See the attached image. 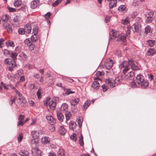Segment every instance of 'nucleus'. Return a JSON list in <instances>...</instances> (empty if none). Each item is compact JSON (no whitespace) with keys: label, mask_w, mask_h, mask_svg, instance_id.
Segmentation results:
<instances>
[{"label":"nucleus","mask_w":156,"mask_h":156,"mask_svg":"<svg viewBox=\"0 0 156 156\" xmlns=\"http://www.w3.org/2000/svg\"><path fill=\"white\" fill-rule=\"evenodd\" d=\"M63 79L65 80L66 81L69 82L70 83H72L73 82V80L72 79H70L69 77H67L65 76L62 77Z\"/></svg>","instance_id":"c03bdc74"},{"label":"nucleus","mask_w":156,"mask_h":156,"mask_svg":"<svg viewBox=\"0 0 156 156\" xmlns=\"http://www.w3.org/2000/svg\"><path fill=\"white\" fill-rule=\"evenodd\" d=\"M129 63H130V66L131 68L132 69L137 70L139 69V67L134 63L132 59L130 60Z\"/></svg>","instance_id":"f3484780"},{"label":"nucleus","mask_w":156,"mask_h":156,"mask_svg":"<svg viewBox=\"0 0 156 156\" xmlns=\"http://www.w3.org/2000/svg\"><path fill=\"white\" fill-rule=\"evenodd\" d=\"M74 91H72L70 89H67L66 90V93L64 94L65 95H67L70 94L74 93Z\"/></svg>","instance_id":"37998d69"},{"label":"nucleus","mask_w":156,"mask_h":156,"mask_svg":"<svg viewBox=\"0 0 156 156\" xmlns=\"http://www.w3.org/2000/svg\"><path fill=\"white\" fill-rule=\"evenodd\" d=\"M76 135L75 133H73L71 136L70 138L74 141H76Z\"/></svg>","instance_id":"3c124183"},{"label":"nucleus","mask_w":156,"mask_h":156,"mask_svg":"<svg viewBox=\"0 0 156 156\" xmlns=\"http://www.w3.org/2000/svg\"><path fill=\"white\" fill-rule=\"evenodd\" d=\"M118 10L122 11L123 13H125L126 12V9L125 5H122L120 6L118 8Z\"/></svg>","instance_id":"473e14b6"},{"label":"nucleus","mask_w":156,"mask_h":156,"mask_svg":"<svg viewBox=\"0 0 156 156\" xmlns=\"http://www.w3.org/2000/svg\"><path fill=\"white\" fill-rule=\"evenodd\" d=\"M129 19L126 18V19L122 20L121 21V23L123 25H126L129 23Z\"/></svg>","instance_id":"a19ab883"},{"label":"nucleus","mask_w":156,"mask_h":156,"mask_svg":"<svg viewBox=\"0 0 156 156\" xmlns=\"http://www.w3.org/2000/svg\"><path fill=\"white\" fill-rule=\"evenodd\" d=\"M138 14V13L137 12H135L132 13L131 15V17L134 19L136 17Z\"/></svg>","instance_id":"bf43d9fd"},{"label":"nucleus","mask_w":156,"mask_h":156,"mask_svg":"<svg viewBox=\"0 0 156 156\" xmlns=\"http://www.w3.org/2000/svg\"><path fill=\"white\" fill-rule=\"evenodd\" d=\"M15 99V98L13 97H11V98L10 101L9 102V104L10 106L12 105V103L14 102Z\"/></svg>","instance_id":"4d7b16f0"},{"label":"nucleus","mask_w":156,"mask_h":156,"mask_svg":"<svg viewBox=\"0 0 156 156\" xmlns=\"http://www.w3.org/2000/svg\"><path fill=\"white\" fill-rule=\"evenodd\" d=\"M134 76L135 73L133 71H131L129 72L126 75V78L127 79L132 80L134 79Z\"/></svg>","instance_id":"ddd939ff"},{"label":"nucleus","mask_w":156,"mask_h":156,"mask_svg":"<svg viewBox=\"0 0 156 156\" xmlns=\"http://www.w3.org/2000/svg\"><path fill=\"white\" fill-rule=\"evenodd\" d=\"M147 44L150 47H153L155 44L156 41L155 40H149L147 41Z\"/></svg>","instance_id":"7c9ffc66"},{"label":"nucleus","mask_w":156,"mask_h":156,"mask_svg":"<svg viewBox=\"0 0 156 156\" xmlns=\"http://www.w3.org/2000/svg\"><path fill=\"white\" fill-rule=\"evenodd\" d=\"M66 120L68 121L70 119L71 117L72 116V114L71 112L69 111L66 112L65 113Z\"/></svg>","instance_id":"2f4dec72"},{"label":"nucleus","mask_w":156,"mask_h":156,"mask_svg":"<svg viewBox=\"0 0 156 156\" xmlns=\"http://www.w3.org/2000/svg\"><path fill=\"white\" fill-rule=\"evenodd\" d=\"M69 106L66 103H63L60 108V110L63 112H68Z\"/></svg>","instance_id":"2eb2a0df"},{"label":"nucleus","mask_w":156,"mask_h":156,"mask_svg":"<svg viewBox=\"0 0 156 156\" xmlns=\"http://www.w3.org/2000/svg\"><path fill=\"white\" fill-rule=\"evenodd\" d=\"M40 3L39 0H34L31 3V8L32 9H34L36 8Z\"/></svg>","instance_id":"f8f14e48"},{"label":"nucleus","mask_w":156,"mask_h":156,"mask_svg":"<svg viewBox=\"0 0 156 156\" xmlns=\"http://www.w3.org/2000/svg\"><path fill=\"white\" fill-rule=\"evenodd\" d=\"M134 30H133L134 33H140L141 30V26L140 24L138 22H136L133 25Z\"/></svg>","instance_id":"39448f33"},{"label":"nucleus","mask_w":156,"mask_h":156,"mask_svg":"<svg viewBox=\"0 0 156 156\" xmlns=\"http://www.w3.org/2000/svg\"><path fill=\"white\" fill-rule=\"evenodd\" d=\"M31 39L33 42H35L37 40V35L34 34L31 37Z\"/></svg>","instance_id":"49530a36"},{"label":"nucleus","mask_w":156,"mask_h":156,"mask_svg":"<svg viewBox=\"0 0 156 156\" xmlns=\"http://www.w3.org/2000/svg\"><path fill=\"white\" fill-rule=\"evenodd\" d=\"M83 120V119L82 118H80L78 120L77 122L79 127H80L82 126Z\"/></svg>","instance_id":"864d4df0"},{"label":"nucleus","mask_w":156,"mask_h":156,"mask_svg":"<svg viewBox=\"0 0 156 156\" xmlns=\"http://www.w3.org/2000/svg\"><path fill=\"white\" fill-rule=\"evenodd\" d=\"M21 4V0H15L14 2V5L16 7H19Z\"/></svg>","instance_id":"72a5a7b5"},{"label":"nucleus","mask_w":156,"mask_h":156,"mask_svg":"<svg viewBox=\"0 0 156 156\" xmlns=\"http://www.w3.org/2000/svg\"><path fill=\"white\" fill-rule=\"evenodd\" d=\"M113 64V63L112 60L108 59L107 60L105 63V66L106 69H109L111 68Z\"/></svg>","instance_id":"6e6552de"},{"label":"nucleus","mask_w":156,"mask_h":156,"mask_svg":"<svg viewBox=\"0 0 156 156\" xmlns=\"http://www.w3.org/2000/svg\"><path fill=\"white\" fill-rule=\"evenodd\" d=\"M156 53V51L154 48H150L149 49L147 52V55L149 56L153 55Z\"/></svg>","instance_id":"cd10ccee"},{"label":"nucleus","mask_w":156,"mask_h":156,"mask_svg":"<svg viewBox=\"0 0 156 156\" xmlns=\"http://www.w3.org/2000/svg\"><path fill=\"white\" fill-rule=\"evenodd\" d=\"M57 115L58 119L61 122H63L64 119V115L60 112H58L57 113Z\"/></svg>","instance_id":"412c9836"},{"label":"nucleus","mask_w":156,"mask_h":156,"mask_svg":"<svg viewBox=\"0 0 156 156\" xmlns=\"http://www.w3.org/2000/svg\"><path fill=\"white\" fill-rule=\"evenodd\" d=\"M20 21V19L19 16H16L14 17L13 19V22L12 25L14 27H19L20 26L19 21Z\"/></svg>","instance_id":"0eeeda50"},{"label":"nucleus","mask_w":156,"mask_h":156,"mask_svg":"<svg viewBox=\"0 0 156 156\" xmlns=\"http://www.w3.org/2000/svg\"><path fill=\"white\" fill-rule=\"evenodd\" d=\"M18 32L19 34H23L25 33H26L24 29L21 28L19 29L18 30Z\"/></svg>","instance_id":"603ef678"},{"label":"nucleus","mask_w":156,"mask_h":156,"mask_svg":"<svg viewBox=\"0 0 156 156\" xmlns=\"http://www.w3.org/2000/svg\"><path fill=\"white\" fill-rule=\"evenodd\" d=\"M110 1L109 6L110 8H112L116 6L117 2L116 0H110Z\"/></svg>","instance_id":"b1692460"},{"label":"nucleus","mask_w":156,"mask_h":156,"mask_svg":"<svg viewBox=\"0 0 156 156\" xmlns=\"http://www.w3.org/2000/svg\"><path fill=\"white\" fill-rule=\"evenodd\" d=\"M31 134L34 139H37L39 136V133L37 131H33L31 132Z\"/></svg>","instance_id":"5701e85b"},{"label":"nucleus","mask_w":156,"mask_h":156,"mask_svg":"<svg viewBox=\"0 0 156 156\" xmlns=\"http://www.w3.org/2000/svg\"><path fill=\"white\" fill-rule=\"evenodd\" d=\"M115 54L118 57H120L121 56V51L120 50L116 51L115 53Z\"/></svg>","instance_id":"0e129e2a"},{"label":"nucleus","mask_w":156,"mask_h":156,"mask_svg":"<svg viewBox=\"0 0 156 156\" xmlns=\"http://www.w3.org/2000/svg\"><path fill=\"white\" fill-rule=\"evenodd\" d=\"M42 142L45 144H47L49 143L50 139L47 137H42L41 139Z\"/></svg>","instance_id":"f704fd0d"},{"label":"nucleus","mask_w":156,"mask_h":156,"mask_svg":"<svg viewBox=\"0 0 156 156\" xmlns=\"http://www.w3.org/2000/svg\"><path fill=\"white\" fill-rule=\"evenodd\" d=\"M122 79L121 76H118L115 79V80L112 78H108L105 79V82L111 88L115 87V83H119L122 82Z\"/></svg>","instance_id":"f03ea898"},{"label":"nucleus","mask_w":156,"mask_h":156,"mask_svg":"<svg viewBox=\"0 0 156 156\" xmlns=\"http://www.w3.org/2000/svg\"><path fill=\"white\" fill-rule=\"evenodd\" d=\"M20 57L21 59L24 61L26 60L27 58V56L25 53L23 52L20 55Z\"/></svg>","instance_id":"e433bc0d"},{"label":"nucleus","mask_w":156,"mask_h":156,"mask_svg":"<svg viewBox=\"0 0 156 156\" xmlns=\"http://www.w3.org/2000/svg\"><path fill=\"white\" fill-rule=\"evenodd\" d=\"M90 101L89 100H87L83 105V110H86L87 108L90 106Z\"/></svg>","instance_id":"a878e982"},{"label":"nucleus","mask_w":156,"mask_h":156,"mask_svg":"<svg viewBox=\"0 0 156 156\" xmlns=\"http://www.w3.org/2000/svg\"><path fill=\"white\" fill-rule=\"evenodd\" d=\"M46 118L47 121L51 125H53L56 123L55 119L51 115H47Z\"/></svg>","instance_id":"9b49d317"},{"label":"nucleus","mask_w":156,"mask_h":156,"mask_svg":"<svg viewBox=\"0 0 156 156\" xmlns=\"http://www.w3.org/2000/svg\"><path fill=\"white\" fill-rule=\"evenodd\" d=\"M130 60H129L128 61H123L119 65V67L120 69L124 68L123 70V73L125 74L130 69Z\"/></svg>","instance_id":"7ed1b4c3"},{"label":"nucleus","mask_w":156,"mask_h":156,"mask_svg":"<svg viewBox=\"0 0 156 156\" xmlns=\"http://www.w3.org/2000/svg\"><path fill=\"white\" fill-rule=\"evenodd\" d=\"M37 97L39 99H40L41 98V89H39L37 91Z\"/></svg>","instance_id":"052dcab7"},{"label":"nucleus","mask_w":156,"mask_h":156,"mask_svg":"<svg viewBox=\"0 0 156 156\" xmlns=\"http://www.w3.org/2000/svg\"><path fill=\"white\" fill-rule=\"evenodd\" d=\"M6 45L8 47L9 46L14 47V44L13 41H9L6 42Z\"/></svg>","instance_id":"58836bf2"},{"label":"nucleus","mask_w":156,"mask_h":156,"mask_svg":"<svg viewBox=\"0 0 156 156\" xmlns=\"http://www.w3.org/2000/svg\"><path fill=\"white\" fill-rule=\"evenodd\" d=\"M3 25L5 28L6 29L8 32L9 34H11L12 31L11 26L9 23L7 22H4Z\"/></svg>","instance_id":"1a4fd4ad"},{"label":"nucleus","mask_w":156,"mask_h":156,"mask_svg":"<svg viewBox=\"0 0 156 156\" xmlns=\"http://www.w3.org/2000/svg\"><path fill=\"white\" fill-rule=\"evenodd\" d=\"M58 156H65L64 151L62 149H60L58 152Z\"/></svg>","instance_id":"de8ad7c7"},{"label":"nucleus","mask_w":156,"mask_h":156,"mask_svg":"<svg viewBox=\"0 0 156 156\" xmlns=\"http://www.w3.org/2000/svg\"><path fill=\"white\" fill-rule=\"evenodd\" d=\"M19 101L18 102L20 105L22 106H24L27 105V102L26 99L22 97L18 98Z\"/></svg>","instance_id":"9d476101"},{"label":"nucleus","mask_w":156,"mask_h":156,"mask_svg":"<svg viewBox=\"0 0 156 156\" xmlns=\"http://www.w3.org/2000/svg\"><path fill=\"white\" fill-rule=\"evenodd\" d=\"M32 154L34 156H41V151L37 147L32 148L31 150Z\"/></svg>","instance_id":"423d86ee"},{"label":"nucleus","mask_w":156,"mask_h":156,"mask_svg":"<svg viewBox=\"0 0 156 156\" xmlns=\"http://www.w3.org/2000/svg\"><path fill=\"white\" fill-rule=\"evenodd\" d=\"M61 2V0H56L55 2L52 4L53 6L55 7L57 6L58 4Z\"/></svg>","instance_id":"13d9d810"},{"label":"nucleus","mask_w":156,"mask_h":156,"mask_svg":"<svg viewBox=\"0 0 156 156\" xmlns=\"http://www.w3.org/2000/svg\"><path fill=\"white\" fill-rule=\"evenodd\" d=\"M13 62V61H12V59L8 58H5L4 61L5 64L7 66H10L12 65Z\"/></svg>","instance_id":"c85d7f7f"},{"label":"nucleus","mask_w":156,"mask_h":156,"mask_svg":"<svg viewBox=\"0 0 156 156\" xmlns=\"http://www.w3.org/2000/svg\"><path fill=\"white\" fill-rule=\"evenodd\" d=\"M131 86L133 88L138 87L140 86L139 84L136 83L135 81H132L131 83Z\"/></svg>","instance_id":"c9c22d12"},{"label":"nucleus","mask_w":156,"mask_h":156,"mask_svg":"<svg viewBox=\"0 0 156 156\" xmlns=\"http://www.w3.org/2000/svg\"><path fill=\"white\" fill-rule=\"evenodd\" d=\"M80 99L78 98L73 99L70 100V103L71 105L75 106L79 102Z\"/></svg>","instance_id":"aec40b11"},{"label":"nucleus","mask_w":156,"mask_h":156,"mask_svg":"<svg viewBox=\"0 0 156 156\" xmlns=\"http://www.w3.org/2000/svg\"><path fill=\"white\" fill-rule=\"evenodd\" d=\"M79 141L80 145L81 146H83V145L84 144L83 141V137L82 135H81L80 137Z\"/></svg>","instance_id":"8fccbe9b"},{"label":"nucleus","mask_w":156,"mask_h":156,"mask_svg":"<svg viewBox=\"0 0 156 156\" xmlns=\"http://www.w3.org/2000/svg\"><path fill=\"white\" fill-rule=\"evenodd\" d=\"M16 66V62L14 61H13V63L11 65V66L8 67V69L9 70L12 71L13 70V68L15 67Z\"/></svg>","instance_id":"4c0bfd02"},{"label":"nucleus","mask_w":156,"mask_h":156,"mask_svg":"<svg viewBox=\"0 0 156 156\" xmlns=\"http://www.w3.org/2000/svg\"><path fill=\"white\" fill-rule=\"evenodd\" d=\"M59 132L61 135H63L65 134L66 131L63 126H61L59 129Z\"/></svg>","instance_id":"bb28decb"},{"label":"nucleus","mask_w":156,"mask_h":156,"mask_svg":"<svg viewBox=\"0 0 156 156\" xmlns=\"http://www.w3.org/2000/svg\"><path fill=\"white\" fill-rule=\"evenodd\" d=\"M24 30L26 33L29 34L31 32V27L30 24H26L24 27Z\"/></svg>","instance_id":"4be33fe9"},{"label":"nucleus","mask_w":156,"mask_h":156,"mask_svg":"<svg viewBox=\"0 0 156 156\" xmlns=\"http://www.w3.org/2000/svg\"><path fill=\"white\" fill-rule=\"evenodd\" d=\"M101 87L104 92L106 91L108 89V86L106 84H103L102 85Z\"/></svg>","instance_id":"09e8293b"},{"label":"nucleus","mask_w":156,"mask_h":156,"mask_svg":"<svg viewBox=\"0 0 156 156\" xmlns=\"http://www.w3.org/2000/svg\"><path fill=\"white\" fill-rule=\"evenodd\" d=\"M19 154L21 156H30L29 152L25 150H20Z\"/></svg>","instance_id":"6ab92c4d"},{"label":"nucleus","mask_w":156,"mask_h":156,"mask_svg":"<svg viewBox=\"0 0 156 156\" xmlns=\"http://www.w3.org/2000/svg\"><path fill=\"white\" fill-rule=\"evenodd\" d=\"M144 33L147 34L148 33L150 32L151 30V27L149 25H147L146 27L145 28Z\"/></svg>","instance_id":"79ce46f5"},{"label":"nucleus","mask_w":156,"mask_h":156,"mask_svg":"<svg viewBox=\"0 0 156 156\" xmlns=\"http://www.w3.org/2000/svg\"><path fill=\"white\" fill-rule=\"evenodd\" d=\"M4 53L6 56H8V55H10V51L7 49H5L4 50Z\"/></svg>","instance_id":"6e6d98bb"},{"label":"nucleus","mask_w":156,"mask_h":156,"mask_svg":"<svg viewBox=\"0 0 156 156\" xmlns=\"http://www.w3.org/2000/svg\"><path fill=\"white\" fill-rule=\"evenodd\" d=\"M9 15L7 14L4 15L2 16V20L4 22H7L9 20Z\"/></svg>","instance_id":"c756f323"},{"label":"nucleus","mask_w":156,"mask_h":156,"mask_svg":"<svg viewBox=\"0 0 156 156\" xmlns=\"http://www.w3.org/2000/svg\"><path fill=\"white\" fill-rule=\"evenodd\" d=\"M76 126V123L70 121L69 123V127L70 129H73L74 131L75 130V128Z\"/></svg>","instance_id":"393cba45"},{"label":"nucleus","mask_w":156,"mask_h":156,"mask_svg":"<svg viewBox=\"0 0 156 156\" xmlns=\"http://www.w3.org/2000/svg\"><path fill=\"white\" fill-rule=\"evenodd\" d=\"M46 105H48L49 108L52 110L55 109L56 105V101L54 100H51L50 97L47 98V100L46 101Z\"/></svg>","instance_id":"20e7f679"},{"label":"nucleus","mask_w":156,"mask_h":156,"mask_svg":"<svg viewBox=\"0 0 156 156\" xmlns=\"http://www.w3.org/2000/svg\"><path fill=\"white\" fill-rule=\"evenodd\" d=\"M24 119V116L23 115H20L18 117V120L23 121Z\"/></svg>","instance_id":"e2e57ef3"},{"label":"nucleus","mask_w":156,"mask_h":156,"mask_svg":"<svg viewBox=\"0 0 156 156\" xmlns=\"http://www.w3.org/2000/svg\"><path fill=\"white\" fill-rule=\"evenodd\" d=\"M11 55L10 57L13 59V61H15V59L16 58V57L17 55V53L16 52H12V51H11Z\"/></svg>","instance_id":"ea45409f"},{"label":"nucleus","mask_w":156,"mask_h":156,"mask_svg":"<svg viewBox=\"0 0 156 156\" xmlns=\"http://www.w3.org/2000/svg\"><path fill=\"white\" fill-rule=\"evenodd\" d=\"M7 8L9 11L11 12H13L16 11V9L14 8L8 7Z\"/></svg>","instance_id":"680f3d73"},{"label":"nucleus","mask_w":156,"mask_h":156,"mask_svg":"<svg viewBox=\"0 0 156 156\" xmlns=\"http://www.w3.org/2000/svg\"><path fill=\"white\" fill-rule=\"evenodd\" d=\"M109 34L111 38H112V37H113L114 38L117 37L118 38V36L119 35L118 31H115L113 30H112L110 32Z\"/></svg>","instance_id":"dca6fc26"},{"label":"nucleus","mask_w":156,"mask_h":156,"mask_svg":"<svg viewBox=\"0 0 156 156\" xmlns=\"http://www.w3.org/2000/svg\"><path fill=\"white\" fill-rule=\"evenodd\" d=\"M24 123L23 121L21 120H19L18 122L17 126H19L20 125L21 126H22L23 125Z\"/></svg>","instance_id":"774afa93"},{"label":"nucleus","mask_w":156,"mask_h":156,"mask_svg":"<svg viewBox=\"0 0 156 156\" xmlns=\"http://www.w3.org/2000/svg\"><path fill=\"white\" fill-rule=\"evenodd\" d=\"M23 139V135L22 133H19V136L18 137V140L19 143H20L22 140Z\"/></svg>","instance_id":"5fc2aeb1"},{"label":"nucleus","mask_w":156,"mask_h":156,"mask_svg":"<svg viewBox=\"0 0 156 156\" xmlns=\"http://www.w3.org/2000/svg\"><path fill=\"white\" fill-rule=\"evenodd\" d=\"M136 81L143 88H145L148 85V81L144 79V77L141 74H138L136 78Z\"/></svg>","instance_id":"f257e3e1"},{"label":"nucleus","mask_w":156,"mask_h":156,"mask_svg":"<svg viewBox=\"0 0 156 156\" xmlns=\"http://www.w3.org/2000/svg\"><path fill=\"white\" fill-rule=\"evenodd\" d=\"M15 92L16 93V94H17V95H18L19 97V98H21L22 97V94L18 90L16 89Z\"/></svg>","instance_id":"69168bd1"},{"label":"nucleus","mask_w":156,"mask_h":156,"mask_svg":"<svg viewBox=\"0 0 156 156\" xmlns=\"http://www.w3.org/2000/svg\"><path fill=\"white\" fill-rule=\"evenodd\" d=\"M100 87V85L98 81H94L91 85L92 88L94 89H97Z\"/></svg>","instance_id":"a211bd4d"},{"label":"nucleus","mask_w":156,"mask_h":156,"mask_svg":"<svg viewBox=\"0 0 156 156\" xmlns=\"http://www.w3.org/2000/svg\"><path fill=\"white\" fill-rule=\"evenodd\" d=\"M7 77L8 79L10 80H12L15 78L14 75L11 73H9L8 74Z\"/></svg>","instance_id":"a18cd8bd"},{"label":"nucleus","mask_w":156,"mask_h":156,"mask_svg":"<svg viewBox=\"0 0 156 156\" xmlns=\"http://www.w3.org/2000/svg\"><path fill=\"white\" fill-rule=\"evenodd\" d=\"M126 35L124 33H121L118 36V41L124 42L126 40Z\"/></svg>","instance_id":"4468645a"},{"label":"nucleus","mask_w":156,"mask_h":156,"mask_svg":"<svg viewBox=\"0 0 156 156\" xmlns=\"http://www.w3.org/2000/svg\"><path fill=\"white\" fill-rule=\"evenodd\" d=\"M34 46L31 43L29 45V48L30 50L32 51L34 49Z\"/></svg>","instance_id":"338daca9"}]
</instances>
